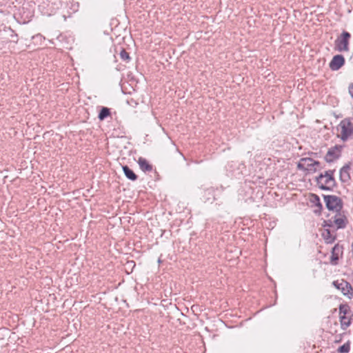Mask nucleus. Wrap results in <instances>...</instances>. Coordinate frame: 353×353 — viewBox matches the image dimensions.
Masks as SVG:
<instances>
[{
  "label": "nucleus",
  "instance_id": "f257e3e1",
  "mask_svg": "<svg viewBox=\"0 0 353 353\" xmlns=\"http://www.w3.org/2000/svg\"><path fill=\"white\" fill-rule=\"evenodd\" d=\"M323 225L324 228H331L336 231L338 229L345 228L347 224V219L343 213L336 212L329 219L324 221Z\"/></svg>",
  "mask_w": 353,
  "mask_h": 353
},
{
  "label": "nucleus",
  "instance_id": "f03ea898",
  "mask_svg": "<svg viewBox=\"0 0 353 353\" xmlns=\"http://www.w3.org/2000/svg\"><path fill=\"white\" fill-rule=\"evenodd\" d=\"M340 131L339 137L343 141H347L353 134V119L346 118L343 119L339 126Z\"/></svg>",
  "mask_w": 353,
  "mask_h": 353
},
{
  "label": "nucleus",
  "instance_id": "7ed1b4c3",
  "mask_svg": "<svg viewBox=\"0 0 353 353\" xmlns=\"http://www.w3.org/2000/svg\"><path fill=\"white\" fill-rule=\"evenodd\" d=\"M326 208L333 212H339L343 208L341 199L335 195H323Z\"/></svg>",
  "mask_w": 353,
  "mask_h": 353
},
{
  "label": "nucleus",
  "instance_id": "20e7f679",
  "mask_svg": "<svg viewBox=\"0 0 353 353\" xmlns=\"http://www.w3.org/2000/svg\"><path fill=\"white\" fill-rule=\"evenodd\" d=\"M350 34L348 32L344 31L340 37H339L334 42V48L339 52H347L349 51V41L350 39Z\"/></svg>",
  "mask_w": 353,
  "mask_h": 353
},
{
  "label": "nucleus",
  "instance_id": "39448f33",
  "mask_svg": "<svg viewBox=\"0 0 353 353\" xmlns=\"http://www.w3.org/2000/svg\"><path fill=\"white\" fill-rule=\"evenodd\" d=\"M320 163L311 158H302L297 165L299 170H304L308 172H316Z\"/></svg>",
  "mask_w": 353,
  "mask_h": 353
},
{
  "label": "nucleus",
  "instance_id": "423d86ee",
  "mask_svg": "<svg viewBox=\"0 0 353 353\" xmlns=\"http://www.w3.org/2000/svg\"><path fill=\"white\" fill-rule=\"evenodd\" d=\"M345 64V59L343 55L337 54L334 56L330 62L329 66L332 70H338Z\"/></svg>",
  "mask_w": 353,
  "mask_h": 353
},
{
  "label": "nucleus",
  "instance_id": "0eeeda50",
  "mask_svg": "<svg viewBox=\"0 0 353 353\" xmlns=\"http://www.w3.org/2000/svg\"><path fill=\"white\" fill-rule=\"evenodd\" d=\"M334 286L340 290L344 295H348L350 291L352 290V288L349 283L343 280L335 281L333 282Z\"/></svg>",
  "mask_w": 353,
  "mask_h": 353
},
{
  "label": "nucleus",
  "instance_id": "6e6552de",
  "mask_svg": "<svg viewBox=\"0 0 353 353\" xmlns=\"http://www.w3.org/2000/svg\"><path fill=\"white\" fill-rule=\"evenodd\" d=\"M322 236L326 243H332L336 237V230L331 228H325Z\"/></svg>",
  "mask_w": 353,
  "mask_h": 353
},
{
  "label": "nucleus",
  "instance_id": "1a4fd4ad",
  "mask_svg": "<svg viewBox=\"0 0 353 353\" xmlns=\"http://www.w3.org/2000/svg\"><path fill=\"white\" fill-rule=\"evenodd\" d=\"M341 147L336 146L334 148H331L328 150L326 156L325 160L327 162H332L334 160L338 159L340 156L341 152Z\"/></svg>",
  "mask_w": 353,
  "mask_h": 353
},
{
  "label": "nucleus",
  "instance_id": "9d476101",
  "mask_svg": "<svg viewBox=\"0 0 353 353\" xmlns=\"http://www.w3.org/2000/svg\"><path fill=\"white\" fill-rule=\"evenodd\" d=\"M342 253V248L336 244L332 249V255L330 257V263L336 265L339 259V254Z\"/></svg>",
  "mask_w": 353,
  "mask_h": 353
},
{
  "label": "nucleus",
  "instance_id": "9b49d317",
  "mask_svg": "<svg viewBox=\"0 0 353 353\" xmlns=\"http://www.w3.org/2000/svg\"><path fill=\"white\" fill-rule=\"evenodd\" d=\"M350 167L348 165H344L340 170L339 178L341 182L346 183L350 179Z\"/></svg>",
  "mask_w": 353,
  "mask_h": 353
},
{
  "label": "nucleus",
  "instance_id": "f8f14e48",
  "mask_svg": "<svg viewBox=\"0 0 353 353\" xmlns=\"http://www.w3.org/2000/svg\"><path fill=\"white\" fill-rule=\"evenodd\" d=\"M334 172V170H330L325 171L324 174H323L324 183H326L327 185H330L332 187H334L335 185Z\"/></svg>",
  "mask_w": 353,
  "mask_h": 353
},
{
  "label": "nucleus",
  "instance_id": "ddd939ff",
  "mask_svg": "<svg viewBox=\"0 0 353 353\" xmlns=\"http://www.w3.org/2000/svg\"><path fill=\"white\" fill-rule=\"evenodd\" d=\"M138 163L143 172H151L152 170V165L144 158L140 157L138 160Z\"/></svg>",
  "mask_w": 353,
  "mask_h": 353
},
{
  "label": "nucleus",
  "instance_id": "4468645a",
  "mask_svg": "<svg viewBox=\"0 0 353 353\" xmlns=\"http://www.w3.org/2000/svg\"><path fill=\"white\" fill-rule=\"evenodd\" d=\"M125 176L131 181H135L137 179V175L131 170L128 165H123L122 167Z\"/></svg>",
  "mask_w": 353,
  "mask_h": 353
},
{
  "label": "nucleus",
  "instance_id": "2eb2a0df",
  "mask_svg": "<svg viewBox=\"0 0 353 353\" xmlns=\"http://www.w3.org/2000/svg\"><path fill=\"white\" fill-rule=\"evenodd\" d=\"M311 202L313 203L314 204V205L316 207L318 208V210H314V212L315 213H319L322 208H323V205L321 203V201H320V198L318 195L316 194H312L311 195V199H310Z\"/></svg>",
  "mask_w": 353,
  "mask_h": 353
},
{
  "label": "nucleus",
  "instance_id": "dca6fc26",
  "mask_svg": "<svg viewBox=\"0 0 353 353\" xmlns=\"http://www.w3.org/2000/svg\"><path fill=\"white\" fill-rule=\"evenodd\" d=\"M316 182H317V184L319 185V187L321 190H330L333 188L332 186H331L330 185H327L326 183H324L323 174H321L319 176L316 177Z\"/></svg>",
  "mask_w": 353,
  "mask_h": 353
},
{
  "label": "nucleus",
  "instance_id": "f3484780",
  "mask_svg": "<svg viewBox=\"0 0 353 353\" xmlns=\"http://www.w3.org/2000/svg\"><path fill=\"white\" fill-rule=\"evenodd\" d=\"M340 322L342 330H345L351 324V319L348 316H340Z\"/></svg>",
  "mask_w": 353,
  "mask_h": 353
},
{
  "label": "nucleus",
  "instance_id": "a211bd4d",
  "mask_svg": "<svg viewBox=\"0 0 353 353\" xmlns=\"http://www.w3.org/2000/svg\"><path fill=\"white\" fill-rule=\"evenodd\" d=\"M110 114V109L106 107H103L99 114L98 118L99 120L103 121Z\"/></svg>",
  "mask_w": 353,
  "mask_h": 353
},
{
  "label": "nucleus",
  "instance_id": "6ab92c4d",
  "mask_svg": "<svg viewBox=\"0 0 353 353\" xmlns=\"http://www.w3.org/2000/svg\"><path fill=\"white\" fill-rule=\"evenodd\" d=\"M350 312V307L347 305H341L339 307V314L340 316L344 315L347 316Z\"/></svg>",
  "mask_w": 353,
  "mask_h": 353
},
{
  "label": "nucleus",
  "instance_id": "aec40b11",
  "mask_svg": "<svg viewBox=\"0 0 353 353\" xmlns=\"http://www.w3.org/2000/svg\"><path fill=\"white\" fill-rule=\"evenodd\" d=\"M350 350V344L349 342H347L339 347L338 352L340 353H347V352H349Z\"/></svg>",
  "mask_w": 353,
  "mask_h": 353
},
{
  "label": "nucleus",
  "instance_id": "412c9836",
  "mask_svg": "<svg viewBox=\"0 0 353 353\" xmlns=\"http://www.w3.org/2000/svg\"><path fill=\"white\" fill-rule=\"evenodd\" d=\"M120 57L122 60H123L125 61H129L130 59L128 52H127L125 50H122L121 51Z\"/></svg>",
  "mask_w": 353,
  "mask_h": 353
},
{
  "label": "nucleus",
  "instance_id": "4be33fe9",
  "mask_svg": "<svg viewBox=\"0 0 353 353\" xmlns=\"http://www.w3.org/2000/svg\"><path fill=\"white\" fill-rule=\"evenodd\" d=\"M349 93L353 98V83L350 84L349 86Z\"/></svg>",
  "mask_w": 353,
  "mask_h": 353
},
{
  "label": "nucleus",
  "instance_id": "5701e85b",
  "mask_svg": "<svg viewBox=\"0 0 353 353\" xmlns=\"http://www.w3.org/2000/svg\"><path fill=\"white\" fill-rule=\"evenodd\" d=\"M352 251H353V243L352 244Z\"/></svg>",
  "mask_w": 353,
  "mask_h": 353
}]
</instances>
